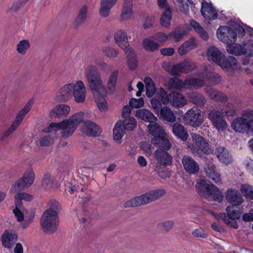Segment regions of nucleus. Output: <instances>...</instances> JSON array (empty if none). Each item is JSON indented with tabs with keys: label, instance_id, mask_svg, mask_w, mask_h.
Returning a JSON list of instances; mask_svg holds the SVG:
<instances>
[{
	"label": "nucleus",
	"instance_id": "1",
	"mask_svg": "<svg viewBox=\"0 0 253 253\" xmlns=\"http://www.w3.org/2000/svg\"><path fill=\"white\" fill-rule=\"evenodd\" d=\"M83 116H84V112L77 113L72 116L68 120L58 123H51L47 127L44 128L42 131L49 133L62 129V136L64 138H67L74 132L78 125L83 121Z\"/></svg>",
	"mask_w": 253,
	"mask_h": 253
},
{
	"label": "nucleus",
	"instance_id": "2",
	"mask_svg": "<svg viewBox=\"0 0 253 253\" xmlns=\"http://www.w3.org/2000/svg\"><path fill=\"white\" fill-rule=\"evenodd\" d=\"M186 146L194 156L200 158L213 152L208 140L197 133L191 134V139L186 142Z\"/></svg>",
	"mask_w": 253,
	"mask_h": 253
},
{
	"label": "nucleus",
	"instance_id": "3",
	"mask_svg": "<svg viewBox=\"0 0 253 253\" xmlns=\"http://www.w3.org/2000/svg\"><path fill=\"white\" fill-rule=\"evenodd\" d=\"M35 177V173L33 170L25 171L23 176L12 186L11 191L17 193L16 194L22 200L27 202L32 201L34 199L33 195L25 192H19L29 187L34 182Z\"/></svg>",
	"mask_w": 253,
	"mask_h": 253
},
{
	"label": "nucleus",
	"instance_id": "4",
	"mask_svg": "<svg viewBox=\"0 0 253 253\" xmlns=\"http://www.w3.org/2000/svg\"><path fill=\"white\" fill-rule=\"evenodd\" d=\"M195 187L198 193L209 200L221 203L223 200L224 196L219 189L212 183H207L205 180L197 181Z\"/></svg>",
	"mask_w": 253,
	"mask_h": 253
},
{
	"label": "nucleus",
	"instance_id": "5",
	"mask_svg": "<svg viewBox=\"0 0 253 253\" xmlns=\"http://www.w3.org/2000/svg\"><path fill=\"white\" fill-rule=\"evenodd\" d=\"M49 211H45L41 218L40 225L42 231L45 233L52 234L58 228L59 219L56 212L50 214Z\"/></svg>",
	"mask_w": 253,
	"mask_h": 253
},
{
	"label": "nucleus",
	"instance_id": "6",
	"mask_svg": "<svg viewBox=\"0 0 253 253\" xmlns=\"http://www.w3.org/2000/svg\"><path fill=\"white\" fill-rule=\"evenodd\" d=\"M33 102L29 101L24 106L23 108L21 109L16 115V118L10 127L4 132L3 135L0 138V140L3 142H6V138L14 131H15L18 126L21 124L25 115L30 110Z\"/></svg>",
	"mask_w": 253,
	"mask_h": 253
},
{
	"label": "nucleus",
	"instance_id": "7",
	"mask_svg": "<svg viewBox=\"0 0 253 253\" xmlns=\"http://www.w3.org/2000/svg\"><path fill=\"white\" fill-rule=\"evenodd\" d=\"M184 119L187 124L194 127L200 126L204 122V115L197 107L188 110L185 113Z\"/></svg>",
	"mask_w": 253,
	"mask_h": 253
},
{
	"label": "nucleus",
	"instance_id": "8",
	"mask_svg": "<svg viewBox=\"0 0 253 253\" xmlns=\"http://www.w3.org/2000/svg\"><path fill=\"white\" fill-rule=\"evenodd\" d=\"M216 35L219 41L228 44L236 42L237 34L229 25L221 26L217 30Z\"/></svg>",
	"mask_w": 253,
	"mask_h": 253
},
{
	"label": "nucleus",
	"instance_id": "9",
	"mask_svg": "<svg viewBox=\"0 0 253 253\" xmlns=\"http://www.w3.org/2000/svg\"><path fill=\"white\" fill-rule=\"evenodd\" d=\"M196 68V65L195 62L189 60H185L173 65L170 71L171 75L173 76H178L179 73L186 74L190 73Z\"/></svg>",
	"mask_w": 253,
	"mask_h": 253
},
{
	"label": "nucleus",
	"instance_id": "10",
	"mask_svg": "<svg viewBox=\"0 0 253 253\" xmlns=\"http://www.w3.org/2000/svg\"><path fill=\"white\" fill-rule=\"evenodd\" d=\"M209 119L212 123L213 126L217 130H223L227 126L226 122L223 114L219 111L212 110L209 113Z\"/></svg>",
	"mask_w": 253,
	"mask_h": 253
},
{
	"label": "nucleus",
	"instance_id": "11",
	"mask_svg": "<svg viewBox=\"0 0 253 253\" xmlns=\"http://www.w3.org/2000/svg\"><path fill=\"white\" fill-rule=\"evenodd\" d=\"M72 96L76 103H83L84 102L86 98L85 86L81 81L76 82V84L72 83Z\"/></svg>",
	"mask_w": 253,
	"mask_h": 253
},
{
	"label": "nucleus",
	"instance_id": "12",
	"mask_svg": "<svg viewBox=\"0 0 253 253\" xmlns=\"http://www.w3.org/2000/svg\"><path fill=\"white\" fill-rule=\"evenodd\" d=\"M82 122L83 123L82 131L87 136H98L101 133L102 129L101 127L92 121L83 119V121Z\"/></svg>",
	"mask_w": 253,
	"mask_h": 253
},
{
	"label": "nucleus",
	"instance_id": "13",
	"mask_svg": "<svg viewBox=\"0 0 253 253\" xmlns=\"http://www.w3.org/2000/svg\"><path fill=\"white\" fill-rule=\"evenodd\" d=\"M225 197L230 206H239L244 202L242 194L235 189L228 188L225 192Z\"/></svg>",
	"mask_w": 253,
	"mask_h": 253
},
{
	"label": "nucleus",
	"instance_id": "14",
	"mask_svg": "<svg viewBox=\"0 0 253 253\" xmlns=\"http://www.w3.org/2000/svg\"><path fill=\"white\" fill-rule=\"evenodd\" d=\"M18 235L16 232L12 230H5L1 237L2 246L8 249L12 248L16 243Z\"/></svg>",
	"mask_w": 253,
	"mask_h": 253
},
{
	"label": "nucleus",
	"instance_id": "15",
	"mask_svg": "<svg viewBox=\"0 0 253 253\" xmlns=\"http://www.w3.org/2000/svg\"><path fill=\"white\" fill-rule=\"evenodd\" d=\"M72 83L64 85L56 93L55 99L57 102H66L72 97Z\"/></svg>",
	"mask_w": 253,
	"mask_h": 253
},
{
	"label": "nucleus",
	"instance_id": "16",
	"mask_svg": "<svg viewBox=\"0 0 253 253\" xmlns=\"http://www.w3.org/2000/svg\"><path fill=\"white\" fill-rule=\"evenodd\" d=\"M182 163L186 172L190 174H197L200 169L199 165L191 157L184 155Z\"/></svg>",
	"mask_w": 253,
	"mask_h": 253
},
{
	"label": "nucleus",
	"instance_id": "17",
	"mask_svg": "<svg viewBox=\"0 0 253 253\" xmlns=\"http://www.w3.org/2000/svg\"><path fill=\"white\" fill-rule=\"evenodd\" d=\"M238 206H228L226 208V212H220L218 217L225 220L226 218L230 220H236L240 218L242 212L241 210L237 209Z\"/></svg>",
	"mask_w": 253,
	"mask_h": 253
},
{
	"label": "nucleus",
	"instance_id": "18",
	"mask_svg": "<svg viewBox=\"0 0 253 253\" xmlns=\"http://www.w3.org/2000/svg\"><path fill=\"white\" fill-rule=\"evenodd\" d=\"M204 168L207 176L214 182L217 184L221 182L220 174L218 172L216 166L212 162L206 163Z\"/></svg>",
	"mask_w": 253,
	"mask_h": 253
},
{
	"label": "nucleus",
	"instance_id": "19",
	"mask_svg": "<svg viewBox=\"0 0 253 253\" xmlns=\"http://www.w3.org/2000/svg\"><path fill=\"white\" fill-rule=\"evenodd\" d=\"M168 151L156 150L154 154L158 163L164 167L170 166L172 164V157Z\"/></svg>",
	"mask_w": 253,
	"mask_h": 253
},
{
	"label": "nucleus",
	"instance_id": "20",
	"mask_svg": "<svg viewBox=\"0 0 253 253\" xmlns=\"http://www.w3.org/2000/svg\"><path fill=\"white\" fill-rule=\"evenodd\" d=\"M238 61L235 57L230 55L225 58L224 55L222 60H220V63L217 65L222 69H226L232 73H234V70L238 68Z\"/></svg>",
	"mask_w": 253,
	"mask_h": 253
},
{
	"label": "nucleus",
	"instance_id": "21",
	"mask_svg": "<svg viewBox=\"0 0 253 253\" xmlns=\"http://www.w3.org/2000/svg\"><path fill=\"white\" fill-rule=\"evenodd\" d=\"M201 13L207 20H214L217 17V13L215 11L211 4L206 1L202 2Z\"/></svg>",
	"mask_w": 253,
	"mask_h": 253
},
{
	"label": "nucleus",
	"instance_id": "22",
	"mask_svg": "<svg viewBox=\"0 0 253 253\" xmlns=\"http://www.w3.org/2000/svg\"><path fill=\"white\" fill-rule=\"evenodd\" d=\"M114 39L116 43L123 50H126L130 48L127 34L124 30H120L118 31L114 35Z\"/></svg>",
	"mask_w": 253,
	"mask_h": 253
},
{
	"label": "nucleus",
	"instance_id": "23",
	"mask_svg": "<svg viewBox=\"0 0 253 253\" xmlns=\"http://www.w3.org/2000/svg\"><path fill=\"white\" fill-rule=\"evenodd\" d=\"M151 142L155 146L159 148L157 150H169L171 147V143L167 138L166 135H162L157 138H152Z\"/></svg>",
	"mask_w": 253,
	"mask_h": 253
},
{
	"label": "nucleus",
	"instance_id": "24",
	"mask_svg": "<svg viewBox=\"0 0 253 253\" xmlns=\"http://www.w3.org/2000/svg\"><path fill=\"white\" fill-rule=\"evenodd\" d=\"M88 6L84 5L79 10L78 13L73 22V26L74 29H78L83 25L87 19Z\"/></svg>",
	"mask_w": 253,
	"mask_h": 253
},
{
	"label": "nucleus",
	"instance_id": "25",
	"mask_svg": "<svg viewBox=\"0 0 253 253\" xmlns=\"http://www.w3.org/2000/svg\"><path fill=\"white\" fill-rule=\"evenodd\" d=\"M207 55L209 61H212L217 64L220 63V60L224 57V54L215 46L208 48Z\"/></svg>",
	"mask_w": 253,
	"mask_h": 253
},
{
	"label": "nucleus",
	"instance_id": "26",
	"mask_svg": "<svg viewBox=\"0 0 253 253\" xmlns=\"http://www.w3.org/2000/svg\"><path fill=\"white\" fill-rule=\"evenodd\" d=\"M248 120L242 117L235 119L231 123L232 128L236 131L244 133L248 130Z\"/></svg>",
	"mask_w": 253,
	"mask_h": 253
},
{
	"label": "nucleus",
	"instance_id": "27",
	"mask_svg": "<svg viewBox=\"0 0 253 253\" xmlns=\"http://www.w3.org/2000/svg\"><path fill=\"white\" fill-rule=\"evenodd\" d=\"M70 110V107L64 104H59L53 108L49 113L50 118H59L62 116H66Z\"/></svg>",
	"mask_w": 253,
	"mask_h": 253
},
{
	"label": "nucleus",
	"instance_id": "28",
	"mask_svg": "<svg viewBox=\"0 0 253 253\" xmlns=\"http://www.w3.org/2000/svg\"><path fill=\"white\" fill-rule=\"evenodd\" d=\"M215 154L219 161L225 164L226 165L230 164L232 162V158L227 151L224 147H218L216 148Z\"/></svg>",
	"mask_w": 253,
	"mask_h": 253
},
{
	"label": "nucleus",
	"instance_id": "29",
	"mask_svg": "<svg viewBox=\"0 0 253 253\" xmlns=\"http://www.w3.org/2000/svg\"><path fill=\"white\" fill-rule=\"evenodd\" d=\"M95 102L100 111H104L107 108V104L105 100V97L106 95V89L102 90V91H99L93 93Z\"/></svg>",
	"mask_w": 253,
	"mask_h": 253
},
{
	"label": "nucleus",
	"instance_id": "30",
	"mask_svg": "<svg viewBox=\"0 0 253 253\" xmlns=\"http://www.w3.org/2000/svg\"><path fill=\"white\" fill-rule=\"evenodd\" d=\"M197 47V44L195 42V39L191 38L186 41L178 47L177 52L180 55H184Z\"/></svg>",
	"mask_w": 253,
	"mask_h": 253
},
{
	"label": "nucleus",
	"instance_id": "31",
	"mask_svg": "<svg viewBox=\"0 0 253 253\" xmlns=\"http://www.w3.org/2000/svg\"><path fill=\"white\" fill-rule=\"evenodd\" d=\"M170 103L174 107H182L187 103L186 99L180 93L172 92L170 93Z\"/></svg>",
	"mask_w": 253,
	"mask_h": 253
},
{
	"label": "nucleus",
	"instance_id": "32",
	"mask_svg": "<svg viewBox=\"0 0 253 253\" xmlns=\"http://www.w3.org/2000/svg\"><path fill=\"white\" fill-rule=\"evenodd\" d=\"M187 97L190 102L198 106L202 107L206 104V99L201 93L191 92L187 94Z\"/></svg>",
	"mask_w": 253,
	"mask_h": 253
},
{
	"label": "nucleus",
	"instance_id": "33",
	"mask_svg": "<svg viewBox=\"0 0 253 253\" xmlns=\"http://www.w3.org/2000/svg\"><path fill=\"white\" fill-rule=\"evenodd\" d=\"M156 114L160 119H163L167 122L173 123L175 121V116L169 107L165 106L161 108Z\"/></svg>",
	"mask_w": 253,
	"mask_h": 253
},
{
	"label": "nucleus",
	"instance_id": "34",
	"mask_svg": "<svg viewBox=\"0 0 253 253\" xmlns=\"http://www.w3.org/2000/svg\"><path fill=\"white\" fill-rule=\"evenodd\" d=\"M135 116L150 124L156 123L157 118L152 113L147 109H139L136 111Z\"/></svg>",
	"mask_w": 253,
	"mask_h": 253
},
{
	"label": "nucleus",
	"instance_id": "35",
	"mask_svg": "<svg viewBox=\"0 0 253 253\" xmlns=\"http://www.w3.org/2000/svg\"><path fill=\"white\" fill-rule=\"evenodd\" d=\"M172 131L175 136L182 141H186L188 136L186 128L181 124L174 123L172 126Z\"/></svg>",
	"mask_w": 253,
	"mask_h": 253
},
{
	"label": "nucleus",
	"instance_id": "36",
	"mask_svg": "<svg viewBox=\"0 0 253 253\" xmlns=\"http://www.w3.org/2000/svg\"><path fill=\"white\" fill-rule=\"evenodd\" d=\"M126 55L127 63L129 69L134 70L137 66V60L136 59V55L131 48L124 50Z\"/></svg>",
	"mask_w": 253,
	"mask_h": 253
},
{
	"label": "nucleus",
	"instance_id": "37",
	"mask_svg": "<svg viewBox=\"0 0 253 253\" xmlns=\"http://www.w3.org/2000/svg\"><path fill=\"white\" fill-rule=\"evenodd\" d=\"M226 50L229 53L236 56L245 55V47L240 44H236L234 42L227 44Z\"/></svg>",
	"mask_w": 253,
	"mask_h": 253
},
{
	"label": "nucleus",
	"instance_id": "38",
	"mask_svg": "<svg viewBox=\"0 0 253 253\" xmlns=\"http://www.w3.org/2000/svg\"><path fill=\"white\" fill-rule=\"evenodd\" d=\"M149 124L148 128L150 133L153 136V138H157L162 135H167L165 130L158 124L156 123Z\"/></svg>",
	"mask_w": 253,
	"mask_h": 253
},
{
	"label": "nucleus",
	"instance_id": "39",
	"mask_svg": "<svg viewBox=\"0 0 253 253\" xmlns=\"http://www.w3.org/2000/svg\"><path fill=\"white\" fill-rule=\"evenodd\" d=\"M166 191L164 189H157L145 193L148 203L156 201L164 196Z\"/></svg>",
	"mask_w": 253,
	"mask_h": 253
},
{
	"label": "nucleus",
	"instance_id": "40",
	"mask_svg": "<svg viewBox=\"0 0 253 253\" xmlns=\"http://www.w3.org/2000/svg\"><path fill=\"white\" fill-rule=\"evenodd\" d=\"M132 0H125L122 10L121 17L126 20L130 17L132 14Z\"/></svg>",
	"mask_w": 253,
	"mask_h": 253
},
{
	"label": "nucleus",
	"instance_id": "41",
	"mask_svg": "<svg viewBox=\"0 0 253 253\" xmlns=\"http://www.w3.org/2000/svg\"><path fill=\"white\" fill-rule=\"evenodd\" d=\"M209 96L211 99L215 101L226 102L228 101V97L226 95L222 92L213 89L212 88L209 90Z\"/></svg>",
	"mask_w": 253,
	"mask_h": 253
},
{
	"label": "nucleus",
	"instance_id": "42",
	"mask_svg": "<svg viewBox=\"0 0 253 253\" xmlns=\"http://www.w3.org/2000/svg\"><path fill=\"white\" fill-rule=\"evenodd\" d=\"M146 86V94L148 97H152L156 92L154 82L149 77H146L144 79Z\"/></svg>",
	"mask_w": 253,
	"mask_h": 253
},
{
	"label": "nucleus",
	"instance_id": "43",
	"mask_svg": "<svg viewBox=\"0 0 253 253\" xmlns=\"http://www.w3.org/2000/svg\"><path fill=\"white\" fill-rule=\"evenodd\" d=\"M172 19V10L171 8H168L167 10H165L162 13L160 18V24L162 26L168 28L170 24V21Z\"/></svg>",
	"mask_w": 253,
	"mask_h": 253
},
{
	"label": "nucleus",
	"instance_id": "44",
	"mask_svg": "<svg viewBox=\"0 0 253 253\" xmlns=\"http://www.w3.org/2000/svg\"><path fill=\"white\" fill-rule=\"evenodd\" d=\"M87 82L92 93L99 91H102V90L105 89L101 79L91 80Z\"/></svg>",
	"mask_w": 253,
	"mask_h": 253
},
{
	"label": "nucleus",
	"instance_id": "45",
	"mask_svg": "<svg viewBox=\"0 0 253 253\" xmlns=\"http://www.w3.org/2000/svg\"><path fill=\"white\" fill-rule=\"evenodd\" d=\"M142 45L145 50L150 52H154L158 50L160 46L158 43L148 38L143 40Z\"/></svg>",
	"mask_w": 253,
	"mask_h": 253
},
{
	"label": "nucleus",
	"instance_id": "46",
	"mask_svg": "<svg viewBox=\"0 0 253 253\" xmlns=\"http://www.w3.org/2000/svg\"><path fill=\"white\" fill-rule=\"evenodd\" d=\"M118 122H121V126L125 130H132L136 126V122L133 117L125 118L122 121L119 120Z\"/></svg>",
	"mask_w": 253,
	"mask_h": 253
},
{
	"label": "nucleus",
	"instance_id": "47",
	"mask_svg": "<svg viewBox=\"0 0 253 253\" xmlns=\"http://www.w3.org/2000/svg\"><path fill=\"white\" fill-rule=\"evenodd\" d=\"M118 76V71L117 70L114 71L112 73L107 84V87L112 94L114 92L116 88Z\"/></svg>",
	"mask_w": 253,
	"mask_h": 253
},
{
	"label": "nucleus",
	"instance_id": "48",
	"mask_svg": "<svg viewBox=\"0 0 253 253\" xmlns=\"http://www.w3.org/2000/svg\"><path fill=\"white\" fill-rule=\"evenodd\" d=\"M125 129L121 126V122H117L113 129V138L116 142L121 141L124 134Z\"/></svg>",
	"mask_w": 253,
	"mask_h": 253
},
{
	"label": "nucleus",
	"instance_id": "49",
	"mask_svg": "<svg viewBox=\"0 0 253 253\" xmlns=\"http://www.w3.org/2000/svg\"><path fill=\"white\" fill-rule=\"evenodd\" d=\"M86 74L87 81L91 80L101 79L97 68L93 65H90L87 67Z\"/></svg>",
	"mask_w": 253,
	"mask_h": 253
},
{
	"label": "nucleus",
	"instance_id": "50",
	"mask_svg": "<svg viewBox=\"0 0 253 253\" xmlns=\"http://www.w3.org/2000/svg\"><path fill=\"white\" fill-rule=\"evenodd\" d=\"M156 97L164 104H167L170 102V93L168 94L167 92L162 88L157 92Z\"/></svg>",
	"mask_w": 253,
	"mask_h": 253
},
{
	"label": "nucleus",
	"instance_id": "51",
	"mask_svg": "<svg viewBox=\"0 0 253 253\" xmlns=\"http://www.w3.org/2000/svg\"><path fill=\"white\" fill-rule=\"evenodd\" d=\"M184 84L186 85L194 86L196 88H200L205 85L203 80L198 78H191L186 79Z\"/></svg>",
	"mask_w": 253,
	"mask_h": 253
},
{
	"label": "nucleus",
	"instance_id": "52",
	"mask_svg": "<svg viewBox=\"0 0 253 253\" xmlns=\"http://www.w3.org/2000/svg\"><path fill=\"white\" fill-rule=\"evenodd\" d=\"M173 3L177 5L180 11L184 14L188 15L189 11V6L185 0H173Z\"/></svg>",
	"mask_w": 253,
	"mask_h": 253
},
{
	"label": "nucleus",
	"instance_id": "53",
	"mask_svg": "<svg viewBox=\"0 0 253 253\" xmlns=\"http://www.w3.org/2000/svg\"><path fill=\"white\" fill-rule=\"evenodd\" d=\"M30 47L29 41L27 40H23L17 45L16 50L20 54L24 55Z\"/></svg>",
	"mask_w": 253,
	"mask_h": 253
},
{
	"label": "nucleus",
	"instance_id": "54",
	"mask_svg": "<svg viewBox=\"0 0 253 253\" xmlns=\"http://www.w3.org/2000/svg\"><path fill=\"white\" fill-rule=\"evenodd\" d=\"M227 24L229 26H231L233 29V30L235 31L236 33H237L241 37H243L245 35L246 32L245 29L236 22L231 20L227 22Z\"/></svg>",
	"mask_w": 253,
	"mask_h": 253
},
{
	"label": "nucleus",
	"instance_id": "55",
	"mask_svg": "<svg viewBox=\"0 0 253 253\" xmlns=\"http://www.w3.org/2000/svg\"><path fill=\"white\" fill-rule=\"evenodd\" d=\"M240 191L246 198L253 200V188L251 185L248 184L242 185Z\"/></svg>",
	"mask_w": 253,
	"mask_h": 253
},
{
	"label": "nucleus",
	"instance_id": "56",
	"mask_svg": "<svg viewBox=\"0 0 253 253\" xmlns=\"http://www.w3.org/2000/svg\"><path fill=\"white\" fill-rule=\"evenodd\" d=\"M48 205L49 206V208L46 211H48L49 213L52 214L54 213L53 212H55L57 215H58V213L61 209V207L59 202L56 201L50 200L48 202Z\"/></svg>",
	"mask_w": 253,
	"mask_h": 253
},
{
	"label": "nucleus",
	"instance_id": "57",
	"mask_svg": "<svg viewBox=\"0 0 253 253\" xmlns=\"http://www.w3.org/2000/svg\"><path fill=\"white\" fill-rule=\"evenodd\" d=\"M133 199L134 200V204L135 207L148 203L145 194L141 196H136L133 198Z\"/></svg>",
	"mask_w": 253,
	"mask_h": 253
},
{
	"label": "nucleus",
	"instance_id": "58",
	"mask_svg": "<svg viewBox=\"0 0 253 253\" xmlns=\"http://www.w3.org/2000/svg\"><path fill=\"white\" fill-rule=\"evenodd\" d=\"M174 222L172 220H168L158 224L159 228L163 232L169 231L173 226Z\"/></svg>",
	"mask_w": 253,
	"mask_h": 253
},
{
	"label": "nucleus",
	"instance_id": "59",
	"mask_svg": "<svg viewBox=\"0 0 253 253\" xmlns=\"http://www.w3.org/2000/svg\"><path fill=\"white\" fill-rule=\"evenodd\" d=\"M184 36V33L180 29H176L169 33V37L172 38L175 42H178L182 39Z\"/></svg>",
	"mask_w": 253,
	"mask_h": 253
},
{
	"label": "nucleus",
	"instance_id": "60",
	"mask_svg": "<svg viewBox=\"0 0 253 253\" xmlns=\"http://www.w3.org/2000/svg\"><path fill=\"white\" fill-rule=\"evenodd\" d=\"M129 106L133 108H139L144 105V100L142 98L136 99L132 98L129 101Z\"/></svg>",
	"mask_w": 253,
	"mask_h": 253
},
{
	"label": "nucleus",
	"instance_id": "61",
	"mask_svg": "<svg viewBox=\"0 0 253 253\" xmlns=\"http://www.w3.org/2000/svg\"><path fill=\"white\" fill-rule=\"evenodd\" d=\"M100 7L99 8V13L101 17L103 18L107 17L110 13L111 8L107 6L100 2Z\"/></svg>",
	"mask_w": 253,
	"mask_h": 253
},
{
	"label": "nucleus",
	"instance_id": "62",
	"mask_svg": "<svg viewBox=\"0 0 253 253\" xmlns=\"http://www.w3.org/2000/svg\"><path fill=\"white\" fill-rule=\"evenodd\" d=\"M24 4L20 0L14 2L11 6L8 8L7 12H16L18 11L22 7L24 6Z\"/></svg>",
	"mask_w": 253,
	"mask_h": 253
},
{
	"label": "nucleus",
	"instance_id": "63",
	"mask_svg": "<svg viewBox=\"0 0 253 253\" xmlns=\"http://www.w3.org/2000/svg\"><path fill=\"white\" fill-rule=\"evenodd\" d=\"M152 142L149 141H142L140 142V147L141 150L150 155L152 153Z\"/></svg>",
	"mask_w": 253,
	"mask_h": 253
},
{
	"label": "nucleus",
	"instance_id": "64",
	"mask_svg": "<svg viewBox=\"0 0 253 253\" xmlns=\"http://www.w3.org/2000/svg\"><path fill=\"white\" fill-rule=\"evenodd\" d=\"M103 53L108 57L114 58L118 54V52L111 47H106L103 49Z\"/></svg>",
	"mask_w": 253,
	"mask_h": 253
}]
</instances>
